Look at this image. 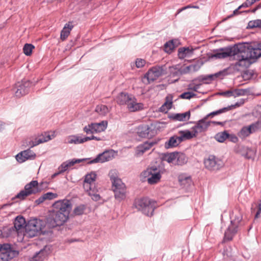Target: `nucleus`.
I'll use <instances>...</instances> for the list:
<instances>
[{
	"mask_svg": "<svg viewBox=\"0 0 261 261\" xmlns=\"http://www.w3.org/2000/svg\"><path fill=\"white\" fill-rule=\"evenodd\" d=\"M237 49L236 44L231 47L222 48L220 49L219 52L212 55L211 57L224 59L233 56L234 59L237 61L234 64V67L238 70L249 67L253 63V62L251 61L247 57L245 53L241 50H237Z\"/></svg>",
	"mask_w": 261,
	"mask_h": 261,
	"instance_id": "nucleus-1",
	"label": "nucleus"
},
{
	"mask_svg": "<svg viewBox=\"0 0 261 261\" xmlns=\"http://www.w3.org/2000/svg\"><path fill=\"white\" fill-rule=\"evenodd\" d=\"M109 175L112 184L115 198L119 201L124 199L126 197V187L122 180L118 177L117 171L115 170H111Z\"/></svg>",
	"mask_w": 261,
	"mask_h": 261,
	"instance_id": "nucleus-2",
	"label": "nucleus"
},
{
	"mask_svg": "<svg viewBox=\"0 0 261 261\" xmlns=\"http://www.w3.org/2000/svg\"><path fill=\"white\" fill-rule=\"evenodd\" d=\"M96 178V174L94 172H91L85 176L83 183V188L85 191L92 197L94 201L100 199V196L97 193L98 190L95 187V181Z\"/></svg>",
	"mask_w": 261,
	"mask_h": 261,
	"instance_id": "nucleus-3",
	"label": "nucleus"
},
{
	"mask_svg": "<svg viewBox=\"0 0 261 261\" xmlns=\"http://www.w3.org/2000/svg\"><path fill=\"white\" fill-rule=\"evenodd\" d=\"M70 213L58 212L51 211L46 218L47 228H53L63 225L69 219Z\"/></svg>",
	"mask_w": 261,
	"mask_h": 261,
	"instance_id": "nucleus-4",
	"label": "nucleus"
},
{
	"mask_svg": "<svg viewBox=\"0 0 261 261\" xmlns=\"http://www.w3.org/2000/svg\"><path fill=\"white\" fill-rule=\"evenodd\" d=\"M47 227L46 221L34 218L28 221L25 225L24 229L26 233L30 237H34L40 233L43 229Z\"/></svg>",
	"mask_w": 261,
	"mask_h": 261,
	"instance_id": "nucleus-5",
	"label": "nucleus"
},
{
	"mask_svg": "<svg viewBox=\"0 0 261 261\" xmlns=\"http://www.w3.org/2000/svg\"><path fill=\"white\" fill-rule=\"evenodd\" d=\"M133 205L144 214L151 216L154 210V203L148 198L135 199Z\"/></svg>",
	"mask_w": 261,
	"mask_h": 261,
	"instance_id": "nucleus-6",
	"label": "nucleus"
},
{
	"mask_svg": "<svg viewBox=\"0 0 261 261\" xmlns=\"http://www.w3.org/2000/svg\"><path fill=\"white\" fill-rule=\"evenodd\" d=\"M242 220V217L240 215L239 216H236L234 218L231 220L230 225L224 233V241H230L233 239V237L238 231Z\"/></svg>",
	"mask_w": 261,
	"mask_h": 261,
	"instance_id": "nucleus-7",
	"label": "nucleus"
},
{
	"mask_svg": "<svg viewBox=\"0 0 261 261\" xmlns=\"http://www.w3.org/2000/svg\"><path fill=\"white\" fill-rule=\"evenodd\" d=\"M18 254L19 252L13 249L10 244H0V261H9Z\"/></svg>",
	"mask_w": 261,
	"mask_h": 261,
	"instance_id": "nucleus-8",
	"label": "nucleus"
},
{
	"mask_svg": "<svg viewBox=\"0 0 261 261\" xmlns=\"http://www.w3.org/2000/svg\"><path fill=\"white\" fill-rule=\"evenodd\" d=\"M237 50H241L253 62V63L256 61V60L261 57V52H259L256 48H253L251 46H246L244 44H236Z\"/></svg>",
	"mask_w": 261,
	"mask_h": 261,
	"instance_id": "nucleus-9",
	"label": "nucleus"
},
{
	"mask_svg": "<svg viewBox=\"0 0 261 261\" xmlns=\"http://www.w3.org/2000/svg\"><path fill=\"white\" fill-rule=\"evenodd\" d=\"M204 166L206 169L210 171H217L223 166V162L214 155H210L204 161Z\"/></svg>",
	"mask_w": 261,
	"mask_h": 261,
	"instance_id": "nucleus-10",
	"label": "nucleus"
},
{
	"mask_svg": "<svg viewBox=\"0 0 261 261\" xmlns=\"http://www.w3.org/2000/svg\"><path fill=\"white\" fill-rule=\"evenodd\" d=\"M108 122L102 121L99 123H91L85 126L83 130L87 134L98 133L104 131L107 127Z\"/></svg>",
	"mask_w": 261,
	"mask_h": 261,
	"instance_id": "nucleus-11",
	"label": "nucleus"
},
{
	"mask_svg": "<svg viewBox=\"0 0 261 261\" xmlns=\"http://www.w3.org/2000/svg\"><path fill=\"white\" fill-rule=\"evenodd\" d=\"M72 209V204L70 200L64 199L56 201L53 204V211L64 213H70Z\"/></svg>",
	"mask_w": 261,
	"mask_h": 261,
	"instance_id": "nucleus-12",
	"label": "nucleus"
},
{
	"mask_svg": "<svg viewBox=\"0 0 261 261\" xmlns=\"http://www.w3.org/2000/svg\"><path fill=\"white\" fill-rule=\"evenodd\" d=\"M165 66H155L149 69L148 72L145 74L146 77L148 82H153L156 80L160 76L165 73Z\"/></svg>",
	"mask_w": 261,
	"mask_h": 261,
	"instance_id": "nucleus-13",
	"label": "nucleus"
},
{
	"mask_svg": "<svg viewBox=\"0 0 261 261\" xmlns=\"http://www.w3.org/2000/svg\"><path fill=\"white\" fill-rule=\"evenodd\" d=\"M32 85V83L29 81H22L16 84L17 90L15 92L16 97H20L28 94Z\"/></svg>",
	"mask_w": 261,
	"mask_h": 261,
	"instance_id": "nucleus-14",
	"label": "nucleus"
},
{
	"mask_svg": "<svg viewBox=\"0 0 261 261\" xmlns=\"http://www.w3.org/2000/svg\"><path fill=\"white\" fill-rule=\"evenodd\" d=\"M206 117H204L196 122L195 125L192 127V129L194 130L196 136L198 134L206 132L210 126L211 122L206 121Z\"/></svg>",
	"mask_w": 261,
	"mask_h": 261,
	"instance_id": "nucleus-15",
	"label": "nucleus"
},
{
	"mask_svg": "<svg viewBox=\"0 0 261 261\" xmlns=\"http://www.w3.org/2000/svg\"><path fill=\"white\" fill-rule=\"evenodd\" d=\"M113 158L112 150H107L99 154L96 158L90 161L88 164H91L96 163H104L112 160Z\"/></svg>",
	"mask_w": 261,
	"mask_h": 261,
	"instance_id": "nucleus-16",
	"label": "nucleus"
},
{
	"mask_svg": "<svg viewBox=\"0 0 261 261\" xmlns=\"http://www.w3.org/2000/svg\"><path fill=\"white\" fill-rule=\"evenodd\" d=\"M36 154L30 149L19 152L16 155V159L19 163H23L28 160H33L36 157Z\"/></svg>",
	"mask_w": 261,
	"mask_h": 261,
	"instance_id": "nucleus-17",
	"label": "nucleus"
},
{
	"mask_svg": "<svg viewBox=\"0 0 261 261\" xmlns=\"http://www.w3.org/2000/svg\"><path fill=\"white\" fill-rule=\"evenodd\" d=\"M158 142L155 141H147L138 145L136 148V153L138 155H142L144 152L149 150L153 146L156 144Z\"/></svg>",
	"mask_w": 261,
	"mask_h": 261,
	"instance_id": "nucleus-18",
	"label": "nucleus"
},
{
	"mask_svg": "<svg viewBox=\"0 0 261 261\" xmlns=\"http://www.w3.org/2000/svg\"><path fill=\"white\" fill-rule=\"evenodd\" d=\"M151 129L148 125H141L137 128L138 136L141 138H149L153 136Z\"/></svg>",
	"mask_w": 261,
	"mask_h": 261,
	"instance_id": "nucleus-19",
	"label": "nucleus"
},
{
	"mask_svg": "<svg viewBox=\"0 0 261 261\" xmlns=\"http://www.w3.org/2000/svg\"><path fill=\"white\" fill-rule=\"evenodd\" d=\"M202 65V62L197 61L194 64H191L185 67L180 68L179 69V72L181 74H187L191 72L197 71Z\"/></svg>",
	"mask_w": 261,
	"mask_h": 261,
	"instance_id": "nucleus-20",
	"label": "nucleus"
},
{
	"mask_svg": "<svg viewBox=\"0 0 261 261\" xmlns=\"http://www.w3.org/2000/svg\"><path fill=\"white\" fill-rule=\"evenodd\" d=\"M127 109L130 112H135L143 109L144 105L141 102H137L136 99L132 96L127 104Z\"/></svg>",
	"mask_w": 261,
	"mask_h": 261,
	"instance_id": "nucleus-21",
	"label": "nucleus"
},
{
	"mask_svg": "<svg viewBox=\"0 0 261 261\" xmlns=\"http://www.w3.org/2000/svg\"><path fill=\"white\" fill-rule=\"evenodd\" d=\"M258 123L251 124L248 127H243L240 131V136L243 137H246L250 134L255 132L258 128Z\"/></svg>",
	"mask_w": 261,
	"mask_h": 261,
	"instance_id": "nucleus-22",
	"label": "nucleus"
},
{
	"mask_svg": "<svg viewBox=\"0 0 261 261\" xmlns=\"http://www.w3.org/2000/svg\"><path fill=\"white\" fill-rule=\"evenodd\" d=\"M38 182L37 180H32L24 186V189L27 192H30V195L35 194L39 192Z\"/></svg>",
	"mask_w": 261,
	"mask_h": 261,
	"instance_id": "nucleus-23",
	"label": "nucleus"
},
{
	"mask_svg": "<svg viewBox=\"0 0 261 261\" xmlns=\"http://www.w3.org/2000/svg\"><path fill=\"white\" fill-rule=\"evenodd\" d=\"M51 139L50 136L47 133H44V135H42L40 138L35 141H30L29 142L28 145L30 147H33L40 143L47 142Z\"/></svg>",
	"mask_w": 261,
	"mask_h": 261,
	"instance_id": "nucleus-24",
	"label": "nucleus"
},
{
	"mask_svg": "<svg viewBox=\"0 0 261 261\" xmlns=\"http://www.w3.org/2000/svg\"><path fill=\"white\" fill-rule=\"evenodd\" d=\"M190 116L191 113L190 111H189L184 113L173 114L170 116V118L175 120L184 121L189 120Z\"/></svg>",
	"mask_w": 261,
	"mask_h": 261,
	"instance_id": "nucleus-25",
	"label": "nucleus"
},
{
	"mask_svg": "<svg viewBox=\"0 0 261 261\" xmlns=\"http://www.w3.org/2000/svg\"><path fill=\"white\" fill-rule=\"evenodd\" d=\"M132 96L127 93L121 92L116 97V102L120 105H127Z\"/></svg>",
	"mask_w": 261,
	"mask_h": 261,
	"instance_id": "nucleus-26",
	"label": "nucleus"
},
{
	"mask_svg": "<svg viewBox=\"0 0 261 261\" xmlns=\"http://www.w3.org/2000/svg\"><path fill=\"white\" fill-rule=\"evenodd\" d=\"M25 224V219L22 216H17L14 222V227L17 231L24 229Z\"/></svg>",
	"mask_w": 261,
	"mask_h": 261,
	"instance_id": "nucleus-27",
	"label": "nucleus"
},
{
	"mask_svg": "<svg viewBox=\"0 0 261 261\" xmlns=\"http://www.w3.org/2000/svg\"><path fill=\"white\" fill-rule=\"evenodd\" d=\"M240 106V105L238 102H237L234 105H232L229 106L227 107H225L222 109H221L216 111L210 113L209 114H208L207 115H206L205 117H206V119H207L208 117L210 116L213 117L215 115H218L221 113L229 111L233 108H235L236 107H239Z\"/></svg>",
	"mask_w": 261,
	"mask_h": 261,
	"instance_id": "nucleus-28",
	"label": "nucleus"
},
{
	"mask_svg": "<svg viewBox=\"0 0 261 261\" xmlns=\"http://www.w3.org/2000/svg\"><path fill=\"white\" fill-rule=\"evenodd\" d=\"M73 27V26L72 24L70 25L69 23H66L65 25L60 34V38L62 41H64L67 39Z\"/></svg>",
	"mask_w": 261,
	"mask_h": 261,
	"instance_id": "nucleus-29",
	"label": "nucleus"
},
{
	"mask_svg": "<svg viewBox=\"0 0 261 261\" xmlns=\"http://www.w3.org/2000/svg\"><path fill=\"white\" fill-rule=\"evenodd\" d=\"M224 73V71H219L215 74L213 75H208L207 76H199L197 78V80H198L199 82H202L204 83L207 84L208 82H206L207 81H211L214 80V77L215 76L216 77H219L220 75L223 74Z\"/></svg>",
	"mask_w": 261,
	"mask_h": 261,
	"instance_id": "nucleus-30",
	"label": "nucleus"
},
{
	"mask_svg": "<svg viewBox=\"0 0 261 261\" xmlns=\"http://www.w3.org/2000/svg\"><path fill=\"white\" fill-rule=\"evenodd\" d=\"M193 49H190L189 47H181L178 49V56L179 59H184L187 56H189L193 53Z\"/></svg>",
	"mask_w": 261,
	"mask_h": 261,
	"instance_id": "nucleus-31",
	"label": "nucleus"
},
{
	"mask_svg": "<svg viewBox=\"0 0 261 261\" xmlns=\"http://www.w3.org/2000/svg\"><path fill=\"white\" fill-rule=\"evenodd\" d=\"M176 42V41H174L173 40L167 42L164 44L165 51L169 54L172 53L173 50L177 46V45L175 43Z\"/></svg>",
	"mask_w": 261,
	"mask_h": 261,
	"instance_id": "nucleus-32",
	"label": "nucleus"
},
{
	"mask_svg": "<svg viewBox=\"0 0 261 261\" xmlns=\"http://www.w3.org/2000/svg\"><path fill=\"white\" fill-rule=\"evenodd\" d=\"M96 112L99 115L105 116L109 112V108L106 105H97L95 108Z\"/></svg>",
	"mask_w": 261,
	"mask_h": 261,
	"instance_id": "nucleus-33",
	"label": "nucleus"
},
{
	"mask_svg": "<svg viewBox=\"0 0 261 261\" xmlns=\"http://www.w3.org/2000/svg\"><path fill=\"white\" fill-rule=\"evenodd\" d=\"M179 134H182V137L185 140H190L197 137L193 130L192 132H190L189 130H180L179 132Z\"/></svg>",
	"mask_w": 261,
	"mask_h": 261,
	"instance_id": "nucleus-34",
	"label": "nucleus"
},
{
	"mask_svg": "<svg viewBox=\"0 0 261 261\" xmlns=\"http://www.w3.org/2000/svg\"><path fill=\"white\" fill-rule=\"evenodd\" d=\"M229 134L227 131L220 132L217 134L215 137L216 140L221 143L224 142L229 137Z\"/></svg>",
	"mask_w": 261,
	"mask_h": 261,
	"instance_id": "nucleus-35",
	"label": "nucleus"
},
{
	"mask_svg": "<svg viewBox=\"0 0 261 261\" xmlns=\"http://www.w3.org/2000/svg\"><path fill=\"white\" fill-rule=\"evenodd\" d=\"M178 143L175 138V135L170 138L169 140L165 144V147L167 149L176 147L178 145Z\"/></svg>",
	"mask_w": 261,
	"mask_h": 261,
	"instance_id": "nucleus-36",
	"label": "nucleus"
},
{
	"mask_svg": "<svg viewBox=\"0 0 261 261\" xmlns=\"http://www.w3.org/2000/svg\"><path fill=\"white\" fill-rule=\"evenodd\" d=\"M177 155L176 156V164L178 165H182L187 163V159L185 154L176 152Z\"/></svg>",
	"mask_w": 261,
	"mask_h": 261,
	"instance_id": "nucleus-37",
	"label": "nucleus"
},
{
	"mask_svg": "<svg viewBox=\"0 0 261 261\" xmlns=\"http://www.w3.org/2000/svg\"><path fill=\"white\" fill-rule=\"evenodd\" d=\"M177 155L176 152H173L169 153L164 154L163 156V160L167 161L169 163H172L176 159Z\"/></svg>",
	"mask_w": 261,
	"mask_h": 261,
	"instance_id": "nucleus-38",
	"label": "nucleus"
},
{
	"mask_svg": "<svg viewBox=\"0 0 261 261\" xmlns=\"http://www.w3.org/2000/svg\"><path fill=\"white\" fill-rule=\"evenodd\" d=\"M255 212L254 219L261 220V203H258L254 208L251 207V213Z\"/></svg>",
	"mask_w": 261,
	"mask_h": 261,
	"instance_id": "nucleus-39",
	"label": "nucleus"
},
{
	"mask_svg": "<svg viewBox=\"0 0 261 261\" xmlns=\"http://www.w3.org/2000/svg\"><path fill=\"white\" fill-rule=\"evenodd\" d=\"M150 176L148 178V182L150 184H154L157 183L161 178V174L154 173V174L148 175Z\"/></svg>",
	"mask_w": 261,
	"mask_h": 261,
	"instance_id": "nucleus-40",
	"label": "nucleus"
},
{
	"mask_svg": "<svg viewBox=\"0 0 261 261\" xmlns=\"http://www.w3.org/2000/svg\"><path fill=\"white\" fill-rule=\"evenodd\" d=\"M86 206L84 204H81L75 207L73 210V213L77 216L82 215L84 213Z\"/></svg>",
	"mask_w": 261,
	"mask_h": 261,
	"instance_id": "nucleus-41",
	"label": "nucleus"
},
{
	"mask_svg": "<svg viewBox=\"0 0 261 261\" xmlns=\"http://www.w3.org/2000/svg\"><path fill=\"white\" fill-rule=\"evenodd\" d=\"M249 92V90L247 89H236L233 90V96L234 97L243 96L247 94Z\"/></svg>",
	"mask_w": 261,
	"mask_h": 261,
	"instance_id": "nucleus-42",
	"label": "nucleus"
},
{
	"mask_svg": "<svg viewBox=\"0 0 261 261\" xmlns=\"http://www.w3.org/2000/svg\"><path fill=\"white\" fill-rule=\"evenodd\" d=\"M255 28H261V20L256 19L250 21L248 22L247 28L253 29Z\"/></svg>",
	"mask_w": 261,
	"mask_h": 261,
	"instance_id": "nucleus-43",
	"label": "nucleus"
},
{
	"mask_svg": "<svg viewBox=\"0 0 261 261\" xmlns=\"http://www.w3.org/2000/svg\"><path fill=\"white\" fill-rule=\"evenodd\" d=\"M35 48L32 44L26 43L23 48V53L27 56H30L32 54V50Z\"/></svg>",
	"mask_w": 261,
	"mask_h": 261,
	"instance_id": "nucleus-44",
	"label": "nucleus"
},
{
	"mask_svg": "<svg viewBox=\"0 0 261 261\" xmlns=\"http://www.w3.org/2000/svg\"><path fill=\"white\" fill-rule=\"evenodd\" d=\"M154 173L160 174V170L159 168H158L156 166H152L150 168H148L145 172V174L146 175L154 174Z\"/></svg>",
	"mask_w": 261,
	"mask_h": 261,
	"instance_id": "nucleus-45",
	"label": "nucleus"
},
{
	"mask_svg": "<svg viewBox=\"0 0 261 261\" xmlns=\"http://www.w3.org/2000/svg\"><path fill=\"white\" fill-rule=\"evenodd\" d=\"M30 192H27L25 190H21L15 196L14 199L18 198L20 200H24L27 196H30Z\"/></svg>",
	"mask_w": 261,
	"mask_h": 261,
	"instance_id": "nucleus-46",
	"label": "nucleus"
},
{
	"mask_svg": "<svg viewBox=\"0 0 261 261\" xmlns=\"http://www.w3.org/2000/svg\"><path fill=\"white\" fill-rule=\"evenodd\" d=\"M44 251L43 250H40L39 252L37 253L34 256L33 259L35 261H42L45 258Z\"/></svg>",
	"mask_w": 261,
	"mask_h": 261,
	"instance_id": "nucleus-47",
	"label": "nucleus"
},
{
	"mask_svg": "<svg viewBox=\"0 0 261 261\" xmlns=\"http://www.w3.org/2000/svg\"><path fill=\"white\" fill-rule=\"evenodd\" d=\"M196 95L191 92H185L180 95L179 97L182 99H190V98L195 97Z\"/></svg>",
	"mask_w": 261,
	"mask_h": 261,
	"instance_id": "nucleus-48",
	"label": "nucleus"
},
{
	"mask_svg": "<svg viewBox=\"0 0 261 261\" xmlns=\"http://www.w3.org/2000/svg\"><path fill=\"white\" fill-rule=\"evenodd\" d=\"M82 140V138L81 137L73 136H72V138L68 141V143L70 144L74 143L75 144L83 143L81 141Z\"/></svg>",
	"mask_w": 261,
	"mask_h": 261,
	"instance_id": "nucleus-49",
	"label": "nucleus"
},
{
	"mask_svg": "<svg viewBox=\"0 0 261 261\" xmlns=\"http://www.w3.org/2000/svg\"><path fill=\"white\" fill-rule=\"evenodd\" d=\"M45 200H51L55 199L57 197L58 195L56 193H54L52 192H47L44 194H43Z\"/></svg>",
	"mask_w": 261,
	"mask_h": 261,
	"instance_id": "nucleus-50",
	"label": "nucleus"
},
{
	"mask_svg": "<svg viewBox=\"0 0 261 261\" xmlns=\"http://www.w3.org/2000/svg\"><path fill=\"white\" fill-rule=\"evenodd\" d=\"M255 3V0H246L245 2H244L241 6H239V8L248 7L253 5Z\"/></svg>",
	"mask_w": 261,
	"mask_h": 261,
	"instance_id": "nucleus-51",
	"label": "nucleus"
},
{
	"mask_svg": "<svg viewBox=\"0 0 261 261\" xmlns=\"http://www.w3.org/2000/svg\"><path fill=\"white\" fill-rule=\"evenodd\" d=\"M68 168V165L66 164V162L63 163L58 168L59 171L61 173L66 171Z\"/></svg>",
	"mask_w": 261,
	"mask_h": 261,
	"instance_id": "nucleus-52",
	"label": "nucleus"
},
{
	"mask_svg": "<svg viewBox=\"0 0 261 261\" xmlns=\"http://www.w3.org/2000/svg\"><path fill=\"white\" fill-rule=\"evenodd\" d=\"M146 62L144 60L141 59H137L136 61V65L137 68H141L143 67Z\"/></svg>",
	"mask_w": 261,
	"mask_h": 261,
	"instance_id": "nucleus-53",
	"label": "nucleus"
},
{
	"mask_svg": "<svg viewBox=\"0 0 261 261\" xmlns=\"http://www.w3.org/2000/svg\"><path fill=\"white\" fill-rule=\"evenodd\" d=\"M198 8H199L198 6H192L191 5H188L187 6L178 9L177 10V13L176 14V16L177 14H178L179 13H180L181 12H182V11L186 10L187 9H189V8H197V9Z\"/></svg>",
	"mask_w": 261,
	"mask_h": 261,
	"instance_id": "nucleus-54",
	"label": "nucleus"
},
{
	"mask_svg": "<svg viewBox=\"0 0 261 261\" xmlns=\"http://www.w3.org/2000/svg\"><path fill=\"white\" fill-rule=\"evenodd\" d=\"M221 95L224 96L226 97L233 96V91L228 90L224 92H222L220 93Z\"/></svg>",
	"mask_w": 261,
	"mask_h": 261,
	"instance_id": "nucleus-55",
	"label": "nucleus"
},
{
	"mask_svg": "<svg viewBox=\"0 0 261 261\" xmlns=\"http://www.w3.org/2000/svg\"><path fill=\"white\" fill-rule=\"evenodd\" d=\"M227 139H228L230 141L234 143L237 142L238 140L237 137H236V135L233 134H229V136Z\"/></svg>",
	"mask_w": 261,
	"mask_h": 261,
	"instance_id": "nucleus-56",
	"label": "nucleus"
},
{
	"mask_svg": "<svg viewBox=\"0 0 261 261\" xmlns=\"http://www.w3.org/2000/svg\"><path fill=\"white\" fill-rule=\"evenodd\" d=\"M45 200V197L44 195H43L40 197H39L38 199L35 200V203L37 205L41 204V203L43 202Z\"/></svg>",
	"mask_w": 261,
	"mask_h": 261,
	"instance_id": "nucleus-57",
	"label": "nucleus"
},
{
	"mask_svg": "<svg viewBox=\"0 0 261 261\" xmlns=\"http://www.w3.org/2000/svg\"><path fill=\"white\" fill-rule=\"evenodd\" d=\"M179 182H180V184L181 185H184L185 184L184 182L185 181H186L187 182L189 183V182H191V179L190 177H186L185 179H181V178H179Z\"/></svg>",
	"mask_w": 261,
	"mask_h": 261,
	"instance_id": "nucleus-58",
	"label": "nucleus"
},
{
	"mask_svg": "<svg viewBox=\"0 0 261 261\" xmlns=\"http://www.w3.org/2000/svg\"><path fill=\"white\" fill-rule=\"evenodd\" d=\"M179 136H175V138L177 140V143L179 144L181 142L185 140L184 137H182V134H179Z\"/></svg>",
	"mask_w": 261,
	"mask_h": 261,
	"instance_id": "nucleus-59",
	"label": "nucleus"
},
{
	"mask_svg": "<svg viewBox=\"0 0 261 261\" xmlns=\"http://www.w3.org/2000/svg\"><path fill=\"white\" fill-rule=\"evenodd\" d=\"M201 84H196L194 85L193 87L189 88V89H191L194 91L197 92L198 89L200 88L201 86Z\"/></svg>",
	"mask_w": 261,
	"mask_h": 261,
	"instance_id": "nucleus-60",
	"label": "nucleus"
},
{
	"mask_svg": "<svg viewBox=\"0 0 261 261\" xmlns=\"http://www.w3.org/2000/svg\"><path fill=\"white\" fill-rule=\"evenodd\" d=\"M208 122H211V124L213 123L214 124H218V125H222L223 124V122H221L215 121H208Z\"/></svg>",
	"mask_w": 261,
	"mask_h": 261,
	"instance_id": "nucleus-61",
	"label": "nucleus"
},
{
	"mask_svg": "<svg viewBox=\"0 0 261 261\" xmlns=\"http://www.w3.org/2000/svg\"><path fill=\"white\" fill-rule=\"evenodd\" d=\"M76 163V162H74V161L72 160L68 163H66V164L68 165V167L73 166Z\"/></svg>",
	"mask_w": 261,
	"mask_h": 261,
	"instance_id": "nucleus-62",
	"label": "nucleus"
},
{
	"mask_svg": "<svg viewBox=\"0 0 261 261\" xmlns=\"http://www.w3.org/2000/svg\"><path fill=\"white\" fill-rule=\"evenodd\" d=\"M90 140H91L90 137H86L85 138H82V140L81 141L82 142H83V143H84Z\"/></svg>",
	"mask_w": 261,
	"mask_h": 261,
	"instance_id": "nucleus-63",
	"label": "nucleus"
},
{
	"mask_svg": "<svg viewBox=\"0 0 261 261\" xmlns=\"http://www.w3.org/2000/svg\"><path fill=\"white\" fill-rule=\"evenodd\" d=\"M256 48L259 51V52H261V42L258 43L257 44V47Z\"/></svg>",
	"mask_w": 261,
	"mask_h": 261,
	"instance_id": "nucleus-64",
	"label": "nucleus"
}]
</instances>
